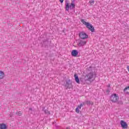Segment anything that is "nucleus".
<instances>
[{"label": "nucleus", "mask_w": 129, "mask_h": 129, "mask_svg": "<svg viewBox=\"0 0 129 129\" xmlns=\"http://www.w3.org/2000/svg\"><path fill=\"white\" fill-rule=\"evenodd\" d=\"M106 92H107V93H109V90H107L106 91Z\"/></svg>", "instance_id": "nucleus-21"}, {"label": "nucleus", "mask_w": 129, "mask_h": 129, "mask_svg": "<svg viewBox=\"0 0 129 129\" xmlns=\"http://www.w3.org/2000/svg\"><path fill=\"white\" fill-rule=\"evenodd\" d=\"M72 56L76 57L78 55V51L77 50H73L71 53Z\"/></svg>", "instance_id": "nucleus-8"}, {"label": "nucleus", "mask_w": 129, "mask_h": 129, "mask_svg": "<svg viewBox=\"0 0 129 129\" xmlns=\"http://www.w3.org/2000/svg\"><path fill=\"white\" fill-rule=\"evenodd\" d=\"M87 41L84 39H79L78 40V45L79 47H83V46H85Z\"/></svg>", "instance_id": "nucleus-4"}, {"label": "nucleus", "mask_w": 129, "mask_h": 129, "mask_svg": "<svg viewBox=\"0 0 129 129\" xmlns=\"http://www.w3.org/2000/svg\"><path fill=\"white\" fill-rule=\"evenodd\" d=\"M30 110H32V109H30Z\"/></svg>", "instance_id": "nucleus-23"}, {"label": "nucleus", "mask_w": 129, "mask_h": 129, "mask_svg": "<svg viewBox=\"0 0 129 129\" xmlns=\"http://www.w3.org/2000/svg\"><path fill=\"white\" fill-rule=\"evenodd\" d=\"M59 2L62 4L64 2V0H59Z\"/></svg>", "instance_id": "nucleus-20"}, {"label": "nucleus", "mask_w": 129, "mask_h": 129, "mask_svg": "<svg viewBox=\"0 0 129 129\" xmlns=\"http://www.w3.org/2000/svg\"><path fill=\"white\" fill-rule=\"evenodd\" d=\"M8 128V126L5 123L0 124V129H7Z\"/></svg>", "instance_id": "nucleus-11"}, {"label": "nucleus", "mask_w": 129, "mask_h": 129, "mask_svg": "<svg viewBox=\"0 0 129 129\" xmlns=\"http://www.w3.org/2000/svg\"><path fill=\"white\" fill-rule=\"evenodd\" d=\"M124 91L127 94H129V87H126L124 89Z\"/></svg>", "instance_id": "nucleus-15"}, {"label": "nucleus", "mask_w": 129, "mask_h": 129, "mask_svg": "<svg viewBox=\"0 0 129 129\" xmlns=\"http://www.w3.org/2000/svg\"><path fill=\"white\" fill-rule=\"evenodd\" d=\"M16 113L17 115H19V116H21V115H22V112L21 111L17 112Z\"/></svg>", "instance_id": "nucleus-18"}, {"label": "nucleus", "mask_w": 129, "mask_h": 129, "mask_svg": "<svg viewBox=\"0 0 129 129\" xmlns=\"http://www.w3.org/2000/svg\"><path fill=\"white\" fill-rule=\"evenodd\" d=\"M119 99V97H118V95L116 94H112L110 96V100L114 103H115V102H117Z\"/></svg>", "instance_id": "nucleus-2"}, {"label": "nucleus", "mask_w": 129, "mask_h": 129, "mask_svg": "<svg viewBox=\"0 0 129 129\" xmlns=\"http://www.w3.org/2000/svg\"><path fill=\"white\" fill-rule=\"evenodd\" d=\"M66 87H67V89H70L72 87V83H71V81L69 80L66 81Z\"/></svg>", "instance_id": "nucleus-6"}, {"label": "nucleus", "mask_w": 129, "mask_h": 129, "mask_svg": "<svg viewBox=\"0 0 129 129\" xmlns=\"http://www.w3.org/2000/svg\"><path fill=\"white\" fill-rule=\"evenodd\" d=\"M89 3V4H90L91 6L94 5V0H90Z\"/></svg>", "instance_id": "nucleus-17"}, {"label": "nucleus", "mask_w": 129, "mask_h": 129, "mask_svg": "<svg viewBox=\"0 0 129 129\" xmlns=\"http://www.w3.org/2000/svg\"><path fill=\"white\" fill-rule=\"evenodd\" d=\"M121 126L122 128H127V124L126 122H124L123 120L120 121Z\"/></svg>", "instance_id": "nucleus-7"}, {"label": "nucleus", "mask_w": 129, "mask_h": 129, "mask_svg": "<svg viewBox=\"0 0 129 129\" xmlns=\"http://www.w3.org/2000/svg\"><path fill=\"white\" fill-rule=\"evenodd\" d=\"M79 37L82 40H84L85 39H87V38H88V35H87L85 32H81L79 33Z\"/></svg>", "instance_id": "nucleus-5"}, {"label": "nucleus", "mask_w": 129, "mask_h": 129, "mask_svg": "<svg viewBox=\"0 0 129 129\" xmlns=\"http://www.w3.org/2000/svg\"><path fill=\"white\" fill-rule=\"evenodd\" d=\"M74 8H75V5L74 4V3L72 2L70 6V9L72 10V9H74Z\"/></svg>", "instance_id": "nucleus-13"}, {"label": "nucleus", "mask_w": 129, "mask_h": 129, "mask_svg": "<svg viewBox=\"0 0 129 129\" xmlns=\"http://www.w3.org/2000/svg\"><path fill=\"white\" fill-rule=\"evenodd\" d=\"M81 22L85 25V26H86V28H88V29L90 30V31L92 32H94V27H93L92 25L90 24L89 22L85 21L84 20H82Z\"/></svg>", "instance_id": "nucleus-1"}, {"label": "nucleus", "mask_w": 129, "mask_h": 129, "mask_svg": "<svg viewBox=\"0 0 129 129\" xmlns=\"http://www.w3.org/2000/svg\"><path fill=\"white\" fill-rule=\"evenodd\" d=\"M75 2V0H72V3H74Z\"/></svg>", "instance_id": "nucleus-22"}, {"label": "nucleus", "mask_w": 129, "mask_h": 129, "mask_svg": "<svg viewBox=\"0 0 129 129\" xmlns=\"http://www.w3.org/2000/svg\"><path fill=\"white\" fill-rule=\"evenodd\" d=\"M4 77H5V73H4V72L0 71V80L2 79H4Z\"/></svg>", "instance_id": "nucleus-12"}, {"label": "nucleus", "mask_w": 129, "mask_h": 129, "mask_svg": "<svg viewBox=\"0 0 129 129\" xmlns=\"http://www.w3.org/2000/svg\"><path fill=\"white\" fill-rule=\"evenodd\" d=\"M83 103H84V105H85V104H87V105H90V104H91V101L86 100L83 102Z\"/></svg>", "instance_id": "nucleus-14"}, {"label": "nucleus", "mask_w": 129, "mask_h": 129, "mask_svg": "<svg viewBox=\"0 0 129 129\" xmlns=\"http://www.w3.org/2000/svg\"><path fill=\"white\" fill-rule=\"evenodd\" d=\"M70 3H68V1H66V11H67V12H68V11H69V9L70 8V6H69Z\"/></svg>", "instance_id": "nucleus-9"}, {"label": "nucleus", "mask_w": 129, "mask_h": 129, "mask_svg": "<svg viewBox=\"0 0 129 129\" xmlns=\"http://www.w3.org/2000/svg\"><path fill=\"white\" fill-rule=\"evenodd\" d=\"M74 77H75V80L77 83H80V81L79 80V78H78V75L77 74L74 75Z\"/></svg>", "instance_id": "nucleus-10"}, {"label": "nucleus", "mask_w": 129, "mask_h": 129, "mask_svg": "<svg viewBox=\"0 0 129 129\" xmlns=\"http://www.w3.org/2000/svg\"><path fill=\"white\" fill-rule=\"evenodd\" d=\"M94 76H95V73H94V72H90L86 75L85 81H90Z\"/></svg>", "instance_id": "nucleus-3"}, {"label": "nucleus", "mask_w": 129, "mask_h": 129, "mask_svg": "<svg viewBox=\"0 0 129 129\" xmlns=\"http://www.w3.org/2000/svg\"><path fill=\"white\" fill-rule=\"evenodd\" d=\"M84 105V103H83V104H81L80 105H79L77 107L79 109H81V107Z\"/></svg>", "instance_id": "nucleus-16"}, {"label": "nucleus", "mask_w": 129, "mask_h": 129, "mask_svg": "<svg viewBox=\"0 0 129 129\" xmlns=\"http://www.w3.org/2000/svg\"><path fill=\"white\" fill-rule=\"evenodd\" d=\"M76 112L79 113V109L78 107L76 108Z\"/></svg>", "instance_id": "nucleus-19"}]
</instances>
